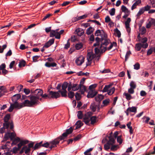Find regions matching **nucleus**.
<instances>
[{"label": "nucleus", "instance_id": "nucleus-15", "mask_svg": "<svg viewBox=\"0 0 155 155\" xmlns=\"http://www.w3.org/2000/svg\"><path fill=\"white\" fill-rule=\"evenodd\" d=\"M107 34L103 30H102L101 31L100 30H97L94 33V35L95 36H101V38L103 37L104 34Z\"/></svg>", "mask_w": 155, "mask_h": 155}, {"label": "nucleus", "instance_id": "nucleus-21", "mask_svg": "<svg viewBox=\"0 0 155 155\" xmlns=\"http://www.w3.org/2000/svg\"><path fill=\"white\" fill-rule=\"evenodd\" d=\"M97 104H96L95 103H91L90 106V109L93 111L94 112L97 109Z\"/></svg>", "mask_w": 155, "mask_h": 155}, {"label": "nucleus", "instance_id": "nucleus-3", "mask_svg": "<svg viewBox=\"0 0 155 155\" xmlns=\"http://www.w3.org/2000/svg\"><path fill=\"white\" fill-rule=\"evenodd\" d=\"M30 101L26 100L24 101V104L25 106L28 107H32L34 105H37L39 104V102L38 101H41L42 98H40L37 96L33 95H30Z\"/></svg>", "mask_w": 155, "mask_h": 155}, {"label": "nucleus", "instance_id": "nucleus-17", "mask_svg": "<svg viewBox=\"0 0 155 155\" xmlns=\"http://www.w3.org/2000/svg\"><path fill=\"white\" fill-rule=\"evenodd\" d=\"M87 59L88 61H91L92 60L95 58L96 56L94 54L88 52L87 54Z\"/></svg>", "mask_w": 155, "mask_h": 155}, {"label": "nucleus", "instance_id": "nucleus-28", "mask_svg": "<svg viewBox=\"0 0 155 155\" xmlns=\"http://www.w3.org/2000/svg\"><path fill=\"white\" fill-rule=\"evenodd\" d=\"M77 117L79 119H82L84 117V115L83 114V112L81 111H79L77 112Z\"/></svg>", "mask_w": 155, "mask_h": 155}, {"label": "nucleus", "instance_id": "nucleus-46", "mask_svg": "<svg viewBox=\"0 0 155 155\" xmlns=\"http://www.w3.org/2000/svg\"><path fill=\"white\" fill-rule=\"evenodd\" d=\"M131 19L130 18H128L127 19V21L125 22V26L127 27H128V26H129V23L131 21Z\"/></svg>", "mask_w": 155, "mask_h": 155}, {"label": "nucleus", "instance_id": "nucleus-60", "mask_svg": "<svg viewBox=\"0 0 155 155\" xmlns=\"http://www.w3.org/2000/svg\"><path fill=\"white\" fill-rule=\"evenodd\" d=\"M115 8H113L111 9L110 11V15L113 16L114 15L115 13Z\"/></svg>", "mask_w": 155, "mask_h": 155}, {"label": "nucleus", "instance_id": "nucleus-6", "mask_svg": "<svg viewBox=\"0 0 155 155\" xmlns=\"http://www.w3.org/2000/svg\"><path fill=\"white\" fill-rule=\"evenodd\" d=\"M21 95L20 94H16L13 95L12 98V101L13 102V104H15L16 105H17L18 106L20 107V105H21L22 107H24V102L21 104H19L18 103V101L19 99L21 98Z\"/></svg>", "mask_w": 155, "mask_h": 155}, {"label": "nucleus", "instance_id": "nucleus-30", "mask_svg": "<svg viewBox=\"0 0 155 155\" xmlns=\"http://www.w3.org/2000/svg\"><path fill=\"white\" fill-rule=\"evenodd\" d=\"M142 47V44L141 43L137 44L136 45L135 49L137 51H139Z\"/></svg>", "mask_w": 155, "mask_h": 155}, {"label": "nucleus", "instance_id": "nucleus-14", "mask_svg": "<svg viewBox=\"0 0 155 155\" xmlns=\"http://www.w3.org/2000/svg\"><path fill=\"white\" fill-rule=\"evenodd\" d=\"M97 92L95 91H90L88 92L87 96L89 98H93L97 95Z\"/></svg>", "mask_w": 155, "mask_h": 155}, {"label": "nucleus", "instance_id": "nucleus-2", "mask_svg": "<svg viewBox=\"0 0 155 155\" xmlns=\"http://www.w3.org/2000/svg\"><path fill=\"white\" fill-rule=\"evenodd\" d=\"M16 135L14 132H10V131H8L6 133L3 140L2 141V142H4L8 140L9 138H10L11 140H12V142L11 143V145L12 146L14 145H16L19 141H20V139L19 138L17 137L15 138Z\"/></svg>", "mask_w": 155, "mask_h": 155}, {"label": "nucleus", "instance_id": "nucleus-42", "mask_svg": "<svg viewBox=\"0 0 155 155\" xmlns=\"http://www.w3.org/2000/svg\"><path fill=\"white\" fill-rule=\"evenodd\" d=\"M49 91L48 92V93L47 94H42V95H41V96H42V97L45 98H49Z\"/></svg>", "mask_w": 155, "mask_h": 155}, {"label": "nucleus", "instance_id": "nucleus-53", "mask_svg": "<svg viewBox=\"0 0 155 155\" xmlns=\"http://www.w3.org/2000/svg\"><path fill=\"white\" fill-rule=\"evenodd\" d=\"M110 101V100L109 99H107L103 101V104L104 105H107L109 103Z\"/></svg>", "mask_w": 155, "mask_h": 155}, {"label": "nucleus", "instance_id": "nucleus-7", "mask_svg": "<svg viewBox=\"0 0 155 155\" xmlns=\"http://www.w3.org/2000/svg\"><path fill=\"white\" fill-rule=\"evenodd\" d=\"M62 140H63V138L62 136H60L54 140L50 142V143L51 144L50 147V149H51L53 148L56 147V145L58 144L60 141Z\"/></svg>", "mask_w": 155, "mask_h": 155}, {"label": "nucleus", "instance_id": "nucleus-49", "mask_svg": "<svg viewBox=\"0 0 155 155\" xmlns=\"http://www.w3.org/2000/svg\"><path fill=\"white\" fill-rule=\"evenodd\" d=\"M87 16V14H84L81 16L78 17V19L79 20L86 18Z\"/></svg>", "mask_w": 155, "mask_h": 155}, {"label": "nucleus", "instance_id": "nucleus-50", "mask_svg": "<svg viewBox=\"0 0 155 155\" xmlns=\"http://www.w3.org/2000/svg\"><path fill=\"white\" fill-rule=\"evenodd\" d=\"M121 136H119L117 138V142L119 143L120 144H121L122 143V140L121 139Z\"/></svg>", "mask_w": 155, "mask_h": 155}, {"label": "nucleus", "instance_id": "nucleus-44", "mask_svg": "<svg viewBox=\"0 0 155 155\" xmlns=\"http://www.w3.org/2000/svg\"><path fill=\"white\" fill-rule=\"evenodd\" d=\"M7 47L6 45H4L2 46V48L1 46L0 45V53H2L4 50Z\"/></svg>", "mask_w": 155, "mask_h": 155}, {"label": "nucleus", "instance_id": "nucleus-5", "mask_svg": "<svg viewBox=\"0 0 155 155\" xmlns=\"http://www.w3.org/2000/svg\"><path fill=\"white\" fill-rule=\"evenodd\" d=\"M93 113L91 112H87L84 115L83 117V121L87 125L89 126L90 125V124L89 123L90 121V118H91Z\"/></svg>", "mask_w": 155, "mask_h": 155}, {"label": "nucleus", "instance_id": "nucleus-23", "mask_svg": "<svg viewBox=\"0 0 155 155\" xmlns=\"http://www.w3.org/2000/svg\"><path fill=\"white\" fill-rule=\"evenodd\" d=\"M104 98V96L101 94H99L95 97V100L97 101L100 102Z\"/></svg>", "mask_w": 155, "mask_h": 155}, {"label": "nucleus", "instance_id": "nucleus-25", "mask_svg": "<svg viewBox=\"0 0 155 155\" xmlns=\"http://www.w3.org/2000/svg\"><path fill=\"white\" fill-rule=\"evenodd\" d=\"M112 84H110L108 85H106L104 87V88L102 91L103 92H106L108 91L109 89L110 88V87L112 86Z\"/></svg>", "mask_w": 155, "mask_h": 155}, {"label": "nucleus", "instance_id": "nucleus-26", "mask_svg": "<svg viewBox=\"0 0 155 155\" xmlns=\"http://www.w3.org/2000/svg\"><path fill=\"white\" fill-rule=\"evenodd\" d=\"M67 91L66 90H63L62 91L60 90L58 91V93H61V96L62 97H67Z\"/></svg>", "mask_w": 155, "mask_h": 155}, {"label": "nucleus", "instance_id": "nucleus-59", "mask_svg": "<svg viewBox=\"0 0 155 155\" xmlns=\"http://www.w3.org/2000/svg\"><path fill=\"white\" fill-rule=\"evenodd\" d=\"M81 90H83L84 91H85L86 90V87L82 84H79V89Z\"/></svg>", "mask_w": 155, "mask_h": 155}, {"label": "nucleus", "instance_id": "nucleus-54", "mask_svg": "<svg viewBox=\"0 0 155 155\" xmlns=\"http://www.w3.org/2000/svg\"><path fill=\"white\" fill-rule=\"evenodd\" d=\"M150 8L151 6H149V5H147L145 7L142 8V9H143V10H144V12L145 11H148Z\"/></svg>", "mask_w": 155, "mask_h": 155}, {"label": "nucleus", "instance_id": "nucleus-34", "mask_svg": "<svg viewBox=\"0 0 155 155\" xmlns=\"http://www.w3.org/2000/svg\"><path fill=\"white\" fill-rule=\"evenodd\" d=\"M77 84H73V85L72 87V91H75L79 89V86H77Z\"/></svg>", "mask_w": 155, "mask_h": 155}, {"label": "nucleus", "instance_id": "nucleus-13", "mask_svg": "<svg viewBox=\"0 0 155 155\" xmlns=\"http://www.w3.org/2000/svg\"><path fill=\"white\" fill-rule=\"evenodd\" d=\"M31 149H30L28 147V146L26 145L24 146L21 149V150L20 151L19 153L20 154H22L25 151V154H27L28 153L31 151Z\"/></svg>", "mask_w": 155, "mask_h": 155}, {"label": "nucleus", "instance_id": "nucleus-45", "mask_svg": "<svg viewBox=\"0 0 155 155\" xmlns=\"http://www.w3.org/2000/svg\"><path fill=\"white\" fill-rule=\"evenodd\" d=\"M130 86L131 88H132L133 89H135L136 87V84L133 81H131L130 83Z\"/></svg>", "mask_w": 155, "mask_h": 155}, {"label": "nucleus", "instance_id": "nucleus-43", "mask_svg": "<svg viewBox=\"0 0 155 155\" xmlns=\"http://www.w3.org/2000/svg\"><path fill=\"white\" fill-rule=\"evenodd\" d=\"M95 52L96 54H98L99 53L101 54V50L100 48H98L97 47H96L94 49Z\"/></svg>", "mask_w": 155, "mask_h": 155}, {"label": "nucleus", "instance_id": "nucleus-32", "mask_svg": "<svg viewBox=\"0 0 155 155\" xmlns=\"http://www.w3.org/2000/svg\"><path fill=\"white\" fill-rule=\"evenodd\" d=\"M68 85V83L66 82H64L62 85V88L63 90H66V89Z\"/></svg>", "mask_w": 155, "mask_h": 155}, {"label": "nucleus", "instance_id": "nucleus-51", "mask_svg": "<svg viewBox=\"0 0 155 155\" xmlns=\"http://www.w3.org/2000/svg\"><path fill=\"white\" fill-rule=\"evenodd\" d=\"M111 144H107V143L105 144L104 145V148L105 150H107L110 148V146H111Z\"/></svg>", "mask_w": 155, "mask_h": 155}, {"label": "nucleus", "instance_id": "nucleus-11", "mask_svg": "<svg viewBox=\"0 0 155 155\" xmlns=\"http://www.w3.org/2000/svg\"><path fill=\"white\" fill-rule=\"evenodd\" d=\"M84 59L83 56H80L76 59L75 63L78 65H81L84 62Z\"/></svg>", "mask_w": 155, "mask_h": 155}, {"label": "nucleus", "instance_id": "nucleus-18", "mask_svg": "<svg viewBox=\"0 0 155 155\" xmlns=\"http://www.w3.org/2000/svg\"><path fill=\"white\" fill-rule=\"evenodd\" d=\"M102 38H99L98 37H97L95 39L96 43H94L93 45V46L96 47L97 46H99L100 45V43H101V40Z\"/></svg>", "mask_w": 155, "mask_h": 155}, {"label": "nucleus", "instance_id": "nucleus-24", "mask_svg": "<svg viewBox=\"0 0 155 155\" xmlns=\"http://www.w3.org/2000/svg\"><path fill=\"white\" fill-rule=\"evenodd\" d=\"M94 28L91 27H89L86 30V34L88 35H91L94 31Z\"/></svg>", "mask_w": 155, "mask_h": 155}, {"label": "nucleus", "instance_id": "nucleus-9", "mask_svg": "<svg viewBox=\"0 0 155 155\" xmlns=\"http://www.w3.org/2000/svg\"><path fill=\"white\" fill-rule=\"evenodd\" d=\"M74 126L71 127H70L69 129H67L66 130V132L63 133L61 136L63 138V140L64 139V137H66L68 135L71 134L73 131V129L74 128Z\"/></svg>", "mask_w": 155, "mask_h": 155}, {"label": "nucleus", "instance_id": "nucleus-31", "mask_svg": "<svg viewBox=\"0 0 155 155\" xmlns=\"http://www.w3.org/2000/svg\"><path fill=\"white\" fill-rule=\"evenodd\" d=\"M25 61L23 60H22L20 62L19 64H18V66L19 68H21L22 66L24 67L25 66Z\"/></svg>", "mask_w": 155, "mask_h": 155}, {"label": "nucleus", "instance_id": "nucleus-4", "mask_svg": "<svg viewBox=\"0 0 155 155\" xmlns=\"http://www.w3.org/2000/svg\"><path fill=\"white\" fill-rule=\"evenodd\" d=\"M102 39L101 40L100 48L101 50V53H103L107 50V48L106 46L110 43V40L108 39L107 34H104V36L102 37Z\"/></svg>", "mask_w": 155, "mask_h": 155}, {"label": "nucleus", "instance_id": "nucleus-35", "mask_svg": "<svg viewBox=\"0 0 155 155\" xmlns=\"http://www.w3.org/2000/svg\"><path fill=\"white\" fill-rule=\"evenodd\" d=\"M115 91V88L114 87H113L111 89H109L107 93L109 95H111L114 93Z\"/></svg>", "mask_w": 155, "mask_h": 155}, {"label": "nucleus", "instance_id": "nucleus-61", "mask_svg": "<svg viewBox=\"0 0 155 155\" xmlns=\"http://www.w3.org/2000/svg\"><path fill=\"white\" fill-rule=\"evenodd\" d=\"M97 85L96 84H92L89 87V88L90 91L93 90L92 89L95 88L97 86Z\"/></svg>", "mask_w": 155, "mask_h": 155}, {"label": "nucleus", "instance_id": "nucleus-47", "mask_svg": "<svg viewBox=\"0 0 155 155\" xmlns=\"http://www.w3.org/2000/svg\"><path fill=\"white\" fill-rule=\"evenodd\" d=\"M76 100L77 101H79L80 100L81 98V96L79 93L77 92L76 94L75 95Z\"/></svg>", "mask_w": 155, "mask_h": 155}, {"label": "nucleus", "instance_id": "nucleus-38", "mask_svg": "<svg viewBox=\"0 0 155 155\" xmlns=\"http://www.w3.org/2000/svg\"><path fill=\"white\" fill-rule=\"evenodd\" d=\"M146 29L144 27H142L140 29V31L141 35H143L145 34L146 32Z\"/></svg>", "mask_w": 155, "mask_h": 155}, {"label": "nucleus", "instance_id": "nucleus-58", "mask_svg": "<svg viewBox=\"0 0 155 155\" xmlns=\"http://www.w3.org/2000/svg\"><path fill=\"white\" fill-rule=\"evenodd\" d=\"M20 143H21V144H22L23 145V146H24L27 143H28L29 141L28 140H21L20 141Z\"/></svg>", "mask_w": 155, "mask_h": 155}, {"label": "nucleus", "instance_id": "nucleus-52", "mask_svg": "<svg viewBox=\"0 0 155 155\" xmlns=\"http://www.w3.org/2000/svg\"><path fill=\"white\" fill-rule=\"evenodd\" d=\"M140 68V64L139 63H137L134 65V69L138 70Z\"/></svg>", "mask_w": 155, "mask_h": 155}, {"label": "nucleus", "instance_id": "nucleus-19", "mask_svg": "<svg viewBox=\"0 0 155 155\" xmlns=\"http://www.w3.org/2000/svg\"><path fill=\"white\" fill-rule=\"evenodd\" d=\"M109 140L107 142V144H110L111 145H112L115 142V139L114 138V137L109 136Z\"/></svg>", "mask_w": 155, "mask_h": 155}, {"label": "nucleus", "instance_id": "nucleus-40", "mask_svg": "<svg viewBox=\"0 0 155 155\" xmlns=\"http://www.w3.org/2000/svg\"><path fill=\"white\" fill-rule=\"evenodd\" d=\"M115 32L117 34V36L119 38L121 36V33L120 31L117 28H116L114 30Z\"/></svg>", "mask_w": 155, "mask_h": 155}, {"label": "nucleus", "instance_id": "nucleus-33", "mask_svg": "<svg viewBox=\"0 0 155 155\" xmlns=\"http://www.w3.org/2000/svg\"><path fill=\"white\" fill-rule=\"evenodd\" d=\"M68 97L71 99H72L74 97V93L72 91H68Z\"/></svg>", "mask_w": 155, "mask_h": 155}, {"label": "nucleus", "instance_id": "nucleus-27", "mask_svg": "<svg viewBox=\"0 0 155 155\" xmlns=\"http://www.w3.org/2000/svg\"><path fill=\"white\" fill-rule=\"evenodd\" d=\"M97 119V117L95 116H91L90 118V121H91V124L93 125L96 122Z\"/></svg>", "mask_w": 155, "mask_h": 155}, {"label": "nucleus", "instance_id": "nucleus-64", "mask_svg": "<svg viewBox=\"0 0 155 155\" xmlns=\"http://www.w3.org/2000/svg\"><path fill=\"white\" fill-rule=\"evenodd\" d=\"M6 68V65L5 63H3L0 65V70H2Z\"/></svg>", "mask_w": 155, "mask_h": 155}, {"label": "nucleus", "instance_id": "nucleus-56", "mask_svg": "<svg viewBox=\"0 0 155 155\" xmlns=\"http://www.w3.org/2000/svg\"><path fill=\"white\" fill-rule=\"evenodd\" d=\"M51 32L50 33V37H54L55 36L56 31H54L53 30H51Z\"/></svg>", "mask_w": 155, "mask_h": 155}, {"label": "nucleus", "instance_id": "nucleus-39", "mask_svg": "<svg viewBox=\"0 0 155 155\" xmlns=\"http://www.w3.org/2000/svg\"><path fill=\"white\" fill-rule=\"evenodd\" d=\"M124 95L126 96V98L128 100H130L132 98L131 96L129 94L124 93Z\"/></svg>", "mask_w": 155, "mask_h": 155}, {"label": "nucleus", "instance_id": "nucleus-36", "mask_svg": "<svg viewBox=\"0 0 155 155\" xmlns=\"http://www.w3.org/2000/svg\"><path fill=\"white\" fill-rule=\"evenodd\" d=\"M83 44L81 43L77 44L75 45V48L77 50H79L82 48Z\"/></svg>", "mask_w": 155, "mask_h": 155}, {"label": "nucleus", "instance_id": "nucleus-29", "mask_svg": "<svg viewBox=\"0 0 155 155\" xmlns=\"http://www.w3.org/2000/svg\"><path fill=\"white\" fill-rule=\"evenodd\" d=\"M127 110H129L130 112L136 113L137 112V108L135 107H129L127 108Z\"/></svg>", "mask_w": 155, "mask_h": 155}, {"label": "nucleus", "instance_id": "nucleus-10", "mask_svg": "<svg viewBox=\"0 0 155 155\" xmlns=\"http://www.w3.org/2000/svg\"><path fill=\"white\" fill-rule=\"evenodd\" d=\"M21 108H22V106L21 105H20V107L17 104H15L11 103L9 109H8V110L9 112H11L15 108L19 109Z\"/></svg>", "mask_w": 155, "mask_h": 155}, {"label": "nucleus", "instance_id": "nucleus-63", "mask_svg": "<svg viewBox=\"0 0 155 155\" xmlns=\"http://www.w3.org/2000/svg\"><path fill=\"white\" fill-rule=\"evenodd\" d=\"M23 91L26 95L29 94L30 92L29 89L27 88L24 89H23Z\"/></svg>", "mask_w": 155, "mask_h": 155}, {"label": "nucleus", "instance_id": "nucleus-8", "mask_svg": "<svg viewBox=\"0 0 155 155\" xmlns=\"http://www.w3.org/2000/svg\"><path fill=\"white\" fill-rule=\"evenodd\" d=\"M49 99H57L60 96V94L58 93V91H49Z\"/></svg>", "mask_w": 155, "mask_h": 155}, {"label": "nucleus", "instance_id": "nucleus-20", "mask_svg": "<svg viewBox=\"0 0 155 155\" xmlns=\"http://www.w3.org/2000/svg\"><path fill=\"white\" fill-rule=\"evenodd\" d=\"M83 124L81 120L78 121L75 124V125H76L75 130L77 129L80 128Z\"/></svg>", "mask_w": 155, "mask_h": 155}, {"label": "nucleus", "instance_id": "nucleus-48", "mask_svg": "<svg viewBox=\"0 0 155 155\" xmlns=\"http://www.w3.org/2000/svg\"><path fill=\"white\" fill-rule=\"evenodd\" d=\"M82 137V135L80 134H79L77 136L74 137V140L75 141L81 139Z\"/></svg>", "mask_w": 155, "mask_h": 155}, {"label": "nucleus", "instance_id": "nucleus-57", "mask_svg": "<svg viewBox=\"0 0 155 155\" xmlns=\"http://www.w3.org/2000/svg\"><path fill=\"white\" fill-rule=\"evenodd\" d=\"M39 57V56L36 55L34 56L32 58L33 61L34 62L37 61V59H38Z\"/></svg>", "mask_w": 155, "mask_h": 155}, {"label": "nucleus", "instance_id": "nucleus-55", "mask_svg": "<svg viewBox=\"0 0 155 155\" xmlns=\"http://www.w3.org/2000/svg\"><path fill=\"white\" fill-rule=\"evenodd\" d=\"M144 12V10H143V9L142 8H141L140 9L139 12L137 13V17L139 16L140 15L142 14Z\"/></svg>", "mask_w": 155, "mask_h": 155}, {"label": "nucleus", "instance_id": "nucleus-62", "mask_svg": "<svg viewBox=\"0 0 155 155\" xmlns=\"http://www.w3.org/2000/svg\"><path fill=\"white\" fill-rule=\"evenodd\" d=\"M69 40H68L67 41V43L65 45L64 48L65 49H68L69 48L70 46V44L69 42Z\"/></svg>", "mask_w": 155, "mask_h": 155}, {"label": "nucleus", "instance_id": "nucleus-37", "mask_svg": "<svg viewBox=\"0 0 155 155\" xmlns=\"http://www.w3.org/2000/svg\"><path fill=\"white\" fill-rule=\"evenodd\" d=\"M79 76H83V75H85L86 76H87L89 75V73L88 72H86L85 73H84L82 71H81L79 72L77 74Z\"/></svg>", "mask_w": 155, "mask_h": 155}, {"label": "nucleus", "instance_id": "nucleus-41", "mask_svg": "<svg viewBox=\"0 0 155 155\" xmlns=\"http://www.w3.org/2000/svg\"><path fill=\"white\" fill-rule=\"evenodd\" d=\"M131 54V52L130 51L127 52L125 56V61H127L128 59L129 58L130 55Z\"/></svg>", "mask_w": 155, "mask_h": 155}, {"label": "nucleus", "instance_id": "nucleus-22", "mask_svg": "<svg viewBox=\"0 0 155 155\" xmlns=\"http://www.w3.org/2000/svg\"><path fill=\"white\" fill-rule=\"evenodd\" d=\"M45 65L46 67L49 68L51 67H55L57 65V64L55 62L50 63L49 62H47L45 63Z\"/></svg>", "mask_w": 155, "mask_h": 155}, {"label": "nucleus", "instance_id": "nucleus-16", "mask_svg": "<svg viewBox=\"0 0 155 155\" xmlns=\"http://www.w3.org/2000/svg\"><path fill=\"white\" fill-rule=\"evenodd\" d=\"M54 38L51 39L45 43L44 46V48H48L54 42Z\"/></svg>", "mask_w": 155, "mask_h": 155}, {"label": "nucleus", "instance_id": "nucleus-12", "mask_svg": "<svg viewBox=\"0 0 155 155\" xmlns=\"http://www.w3.org/2000/svg\"><path fill=\"white\" fill-rule=\"evenodd\" d=\"M43 92V91L40 89H37L33 91H31V93L35 94L34 96H37L39 97L42 95Z\"/></svg>", "mask_w": 155, "mask_h": 155}, {"label": "nucleus", "instance_id": "nucleus-1", "mask_svg": "<svg viewBox=\"0 0 155 155\" xmlns=\"http://www.w3.org/2000/svg\"><path fill=\"white\" fill-rule=\"evenodd\" d=\"M11 118L10 114H6L3 118L4 123L3 124L2 127L0 128V133L2 134L6 132V130L7 132L10 131L9 129L12 131H14V124L12 120L9 121Z\"/></svg>", "mask_w": 155, "mask_h": 155}]
</instances>
